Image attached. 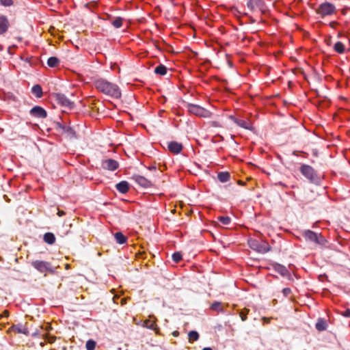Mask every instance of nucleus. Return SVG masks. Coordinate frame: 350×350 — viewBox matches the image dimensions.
Returning a JSON list of instances; mask_svg holds the SVG:
<instances>
[{
  "label": "nucleus",
  "instance_id": "f257e3e1",
  "mask_svg": "<svg viewBox=\"0 0 350 350\" xmlns=\"http://www.w3.org/2000/svg\"><path fill=\"white\" fill-rule=\"evenodd\" d=\"M94 85L97 90L105 95L116 98L121 96V91L119 87L116 84L111 83L104 79H97L94 82Z\"/></svg>",
  "mask_w": 350,
  "mask_h": 350
},
{
  "label": "nucleus",
  "instance_id": "f03ea898",
  "mask_svg": "<svg viewBox=\"0 0 350 350\" xmlns=\"http://www.w3.org/2000/svg\"><path fill=\"white\" fill-rule=\"evenodd\" d=\"M336 9L334 4L329 2L321 3L317 9V13L322 18L336 14Z\"/></svg>",
  "mask_w": 350,
  "mask_h": 350
},
{
  "label": "nucleus",
  "instance_id": "7ed1b4c3",
  "mask_svg": "<svg viewBox=\"0 0 350 350\" xmlns=\"http://www.w3.org/2000/svg\"><path fill=\"white\" fill-rule=\"evenodd\" d=\"M249 245L252 249L260 253H267L271 250L269 243L265 241H258L256 239H250Z\"/></svg>",
  "mask_w": 350,
  "mask_h": 350
},
{
  "label": "nucleus",
  "instance_id": "20e7f679",
  "mask_svg": "<svg viewBox=\"0 0 350 350\" xmlns=\"http://www.w3.org/2000/svg\"><path fill=\"white\" fill-rule=\"evenodd\" d=\"M187 108L190 113L197 116L202 118H210L211 116V113L208 110L199 105L189 104Z\"/></svg>",
  "mask_w": 350,
  "mask_h": 350
},
{
  "label": "nucleus",
  "instance_id": "39448f33",
  "mask_svg": "<svg viewBox=\"0 0 350 350\" xmlns=\"http://www.w3.org/2000/svg\"><path fill=\"white\" fill-rule=\"evenodd\" d=\"M302 235L306 241L314 242L317 244L323 243V239L321 234H317L312 230H305L302 232Z\"/></svg>",
  "mask_w": 350,
  "mask_h": 350
},
{
  "label": "nucleus",
  "instance_id": "423d86ee",
  "mask_svg": "<svg viewBox=\"0 0 350 350\" xmlns=\"http://www.w3.org/2000/svg\"><path fill=\"white\" fill-rule=\"evenodd\" d=\"M31 265L40 273H45L51 271V264L49 262L35 260L31 262Z\"/></svg>",
  "mask_w": 350,
  "mask_h": 350
},
{
  "label": "nucleus",
  "instance_id": "0eeeda50",
  "mask_svg": "<svg viewBox=\"0 0 350 350\" xmlns=\"http://www.w3.org/2000/svg\"><path fill=\"white\" fill-rule=\"evenodd\" d=\"M300 172L303 176L310 180H314L316 178L314 170L308 165H302L300 167Z\"/></svg>",
  "mask_w": 350,
  "mask_h": 350
},
{
  "label": "nucleus",
  "instance_id": "6e6552de",
  "mask_svg": "<svg viewBox=\"0 0 350 350\" xmlns=\"http://www.w3.org/2000/svg\"><path fill=\"white\" fill-rule=\"evenodd\" d=\"M132 179L134 180L139 186L144 188H148L152 185L150 180L140 175H133L132 176Z\"/></svg>",
  "mask_w": 350,
  "mask_h": 350
},
{
  "label": "nucleus",
  "instance_id": "1a4fd4ad",
  "mask_svg": "<svg viewBox=\"0 0 350 350\" xmlns=\"http://www.w3.org/2000/svg\"><path fill=\"white\" fill-rule=\"evenodd\" d=\"M143 325L144 327L152 329L154 331L159 329L157 324V319L153 315L149 316V319L144 321Z\"/></svg>",
  "mask_w": 350,
  "mask_h": 350
},
{
  "label": "nucleus",
  "instance_id": "9d476101",
  "mask_svg": "<svg viewBox=\"0 0 350 350\" xmlns=\"http://www.w3.org/2000/svg\"><path fill=\"white\" fill-rule=\"evenodd\" d=\"M30 114L36 118H44L46 117V111L41 107L36 106L30 110Z\"/></svg>",
  "mask_w": 350,
  "mask_h": 350
},
{
  "label": "nucleus",
  "instance_id": "9b49d317",
  "mask_svg": "<svg viewBox=\"0 0 350 350\" xmlns=\"http://www.w3.org/2000/svg\"><path fill=\"white\" fill-rule=\"evenodd\" d=\"M263 1L262 0H249L247 3V8L252 10L255 11L256 10H261L263 7Z\"/></svg>",
  "mask_w": 350,
  "mask_h": 350
},
{
  "label": "nucleus",
  "instance_id": "f8f14e48",
  "mask_svg": "<svg viewBox=\"0 0 350 350\" xmlns=\"http://www.w3.org/2000/svg\"><path fill=\"white\" fill-rule=\"evenodd\" d=\"M168 150L173 154H179L183 150V145L177 142H170L167 145Z\"/></svg>",
  "mask_w": 350,
  "mask_h": 350
},
{
  "label": "nucleus",
  "instance_id": "ddd939ff",
  "mask_svg": "<svg viewBox=\"0 0 350 350\" xmlns=\"http://www.w3.org/2000/svg\"><path fill=\"white\" fill-rule=\"evenodd\" d=\"M10 27V23L5 16L0 15V35L4 34Z\"/></svg>",
  "mask_w": 350,
  "mask_h": 350
},
{
  "label": "nucleus",
  "instance_id": "4468645a",
  "mask_svg": "<svg viewBox=\"0 0 350 350\" xmlns=\"http://www.w3.org/2000/svg\"><path fill=\"white\" fill-rule=\"evenodd\" d=\"M103 166L105 169L114 171L118 167L119 165L116 160L109 159L103 161Z\"/></svg>",
  "mask_w": 350,
  "mask_h": 350
},
{
  "label": "nucleus",
  "instance_id": "2eb2a0df",
  "mask_svg": "<svg viewBox=\"0 0 350 350\" xmlns=\"http://www.w3.org/2000/svg\"><path fill=\"white\" fill-rule=\"evenodd\" d=\"M117 190L121 193H126L130 189L129 183L127 181L122 180L116 185Z\"/></svg>",
  "mask_w": 350,
  "mask_h": 350
},
{
  "label": "nucleus",
  "instance_id": "dca6fc26",
  "mask_svg": "<svg viewBox=\"0 0 350 350\" xmlns=\"http://www.w3.org/2000/svg\"><path fill=\"white\" fill-rule=\"evenodd\" d=\"M230 118L234 120V122L239 125V126L244 128L245 129H252V124L250 121L244 120H239L234 118L232 116H230Z\"/></svg>",
  "mask_w": 350,
  "mask_h": 350
},
{
  "label": "nucleus",
  "instance_id": "f3484780",
  "mask_svg": "<svg viewBox=\"0 0 350 350\" xmlns=\"http://www.w3.org/2000/svg\"><path fill=\"white\" fill-rule=\"evenodd\" d=\"M114 238L116 243L118 244H124L127 241V237L120 232H116L114 234Z\"/></svg>",
  "mask_w": 350,
  "mask_h": 350
},
{
  "label": "nucleus",
  "instance_id": "a211bd4d",
  "mask_svg": "<svg viewBox=\"0 0 350 350\" xmlns=\"http://www.w3.org/2000/svg\"><path fill=\"white\" fill-rule=\"evenodd\" d=\"M43 240L45 243L52 245L55 242V237L52 232H46L44 234Z\"/></svg>",
  "mask_w": 350,
  "mask_h": 350
},
{
  "label": "nucleus",
  "instance_id": "6ab92c4d",
  "mask_svg": "<svg viewBox=\"0 0 350 350\" xmlns=\"http://www.w3.org/2000/svg\"><path fill=\"white\" fill-rule=\"evenodd\" d=\"M31 92L37 98H41L42 96V89L40 85H33Z\"/></svg>",
  "mask_w": 350,
  "mask_h": 350
},
{
  "label": "nucleus",
  "instance_id": "aec40b11",
  "mask_svg": "<svg viewBox=\"0 0 350 350\" xmlns=\"http://www.w3.org/2000/svg\"><path fill=\"white\" fill-rule=\"evenodd\" d=\"M59 64V60L55 57H51L47 60V64L51 68L57 67Z\"/></svg>",
  "mask_w": 350,
  "mask_h": 350
},
{
  "label": "nucleus",
  "instance_id": "412c9836",
  "mask_svg": "<svg viewBox=\"0 0 350 350\" xmlns=\"http://www.w3.org/2000/svg\"><path fill=\"white\" fill-rule=\"evenodd\" d=\"M316 328L319 331L325 330L327 328L326 321L321 319H319L316 323Z\"/></svg>",
  "mask_w": 350,
  "mask_h": 350
},
{
  "label": "nucleus",
  "instance_id": "4be33fe9",
  "mask_svg": "<svg viewBox=\"0 0 350 350\" xmlns=\"http://www.w3.org/2000/svg\"><path fill=\"white\" fill-rule=\"evenodd\" d=\"M334 51L338 53H343L345 51V46L341 42H337L334 46Z\"/></svg>",
  "mask_w": 350,
  "mask_h": 350
},
{
  "label": "nucleus",
  "instance_id": "5701e85b",
  "mask_svg": "<svg viewBox=\"0 0 350 350\" xmlns=\"http://www.w3.org/2000/svg\"><path fill=\"white\" fill-rule=\"evenodd\" d=\"M154 72L159 75H165L167 73V68L164 65L160 64L155 68Z\"/></svg>",
  "mask_w": 350,
  "mask_h": 350
},
{
  "label": "nucleus",
  "instance_id": "b1692460",
  "mask_svg": "<svg viewBox=\"0 0 350 350\" xmlns=\"http://www.w3.org/2000/svg\"><path fill=\"white\" fill-rule=\"evenodd\" d=\"M188 336H189V341L190 342H193L194 341H196L199 338V334L196 331H191V332H189V334H188Z\"/></svg>",
  "mask_w": 350,
  "mask_h": 350
},
{
  "label": "nucleus",
  "instance_id": "393cba45",
  "mask_svg": "<svg viewBox=\"0 0 350 350\" xmlns=\"http://www.w3.org/2000/svg\"><path fill=\"white\" fill-rule=\"evenodd\" d=\"M230 175L228 172H220L218 174V179L221 183H226L229 180Z\"/></svg>",
  "mask_w": 350,
  "mask_h": 350
},
{
  "label": "nucleus",
  "instance_id": "a878e982",
  "mask_svg": "<svg viewBox=\"0 0 350 350\" xmlns=\"http://www.w3.org/2000/svg\"><path fill=\"white\" fill-rule=\"evenodd\" d=\"M217 219L221 222V224L225 226L230 224L231 222V219L228 216H219Z\"/></svg>",
  "mask_w": 350,
  "mask_h": 350
},
{
  "label": "nucleus",
  "instance_id": "bb28decb",
  "mask_svg": "<svg viewBox=\"0 0 350 350\" xmlns=\"http://www.w3.org/2000/svg\"><path fill=\"white\" fill-rule=\"evenodd\" d=\"M62 104L66 107H68L70 108H72L73 107V103L70 101L68 98L66 97H61L59 98Z\"/></svg>",
  "mask_w": 350,
  "mask_h": 350
},
{
  "label": "nucleus",
  "instance_id": "cd10ccee",
  "mask_svg": "<svg viewBox=\"0 0 350 350\" xmlns=\"http://www.w3.org/2000/svg\"><path fill=\"white\" fill-rule=\"evenodd\" d=\"M96 347V342L92 340H89L87 341L85 347L87 350H94Z\"/></svg>",
  "mask_w": 350,
  "mask_h": 350
},
{
  "label": "nucleus",
  "instance_id": "c85d7f7f",
  "mask_svg": "<svg viewBox=\"0 0 350 350\" xmlns=\"http://www.w3.org/2000/svg\"><path fill=\"white\" fill-rule=\"evenodd\" d=\"M182 259H183V256L180 252H174L172 254V260L175 262H179Z\"/></svg>",
  "mask_w": 350,
  "mask_h": 350
},
{
  "label": "nucleus",
  "instance_id": "c756f323",
  "mask_svg": "<svg viewBox=\"0 0 350 350\" xmlns=\"http://www.w3.org/2000/svg\"><path fill=\"white\" fill-rule=\"evenodd\" d=\"M211 308L213 310L221 311V304L220 302L215 301L211 304Z\"/></svg>",
  "mask_w": 350,
  "mask_h": 350
},
{
  "label": "nucleus",
  "instance_id": "7c9ffc66",
  "mask_svg": "<svg viewBox=\"0 0 350 350\" xmlns=\"http://www.w3.org/2000/svg\"><path fill=\"white\" fill-rule=\"evenodd\" d=\"M122 19L121 18H116L113 22H112V25L116 27V28H120L122 27Z\"/></svg>",
  "mask_w": 350,
  "mask_h": 350
},
{
  "label": "nucleus",
  "instance_id": "2f4dec72",
  "mask_svg": "<svg viewBox=\"0 0 350 350\" xmlns=\"http://www.w3.org/2000/svg\"><path fill=\"white\" fill-rule=\"evenodd\" d=\"M0 4L5 7L13 5V0H0Z\"/></svg>",
  "mask_w": 350,
  "mask_h": 350
},
{
  "label": "nucleus",
  "instance_id": "473e14b6",
  "mask_svg": "<svg viewBox=\"0 0 350 350\" xmlns=\"http://www.w3.org/2000/svg\"><path fill=\"white\" fill-rule=\"evenodd\" d=\"M248 311H249L248 310L244 309L240 312L239 316L242 321H244L247 319V314Z\"/></svg>",
  "mask_w": 350,
  "mask_h": 350
},
{
  "label": "nucleus",
  "instance_id": "72a5a7b5",
  "mask_svg": "<svg viewBox=\"0 0 350 350\" xmlns=\"http://www.w3.org/2000/svg\"><path fill=\"white\" fill-rule=\"evenodd\" d=\"M282 293L285 297H288L291 294V290L290 288H284L282 290Z\"/></svg>",
  "mask_w": 350,
  "mask_h": 350
},
{
  "label": "nucleus",
  "instance_id": "f704fd0d",
  "mask_svg": "<svg viewBox=\"0 0 350 350\" xmlns=\"http://www.w3.org/2000/svg\"><path fill=\"white\" fill-rule=\"evenodd\" d=\"M342 315L345 317H350V309L345 310L342 313Z\"/></svg>",
  "mask_w": 350,
  "mask_h": 350
},
{
  "label": "nucleus",
  "instance_id": "c9c22d12",
  "mask_svg": "<svg viewBox=\"0 0 350 350\" xmlns=\"http://www.w3.org/2000/svg\"><path fill=\"white\" fill-rule=\"evenodd\" d=\"M9 316V312L8 310H5L3 311L2 314H0V319H1L3 317H8Z\"/></svg>",
  "mask_w": 350,
  "mask_h": 350
},
{
  "label": "nucleus",
  "instance_id": "e433bc0d",
  "mask_svg": "<svg viewBox=\"0 0 350 350\" xmlns=\"http://www.w3.org/2000/svg\"><path fill=\"white\" fill-rule=\"evenodd\" d=\"M278 271H280L282 275H285L286 273L287 272V270L284 267H280Z\"/></svg>",
  "mask_w": 350,
  "mask_h": 350
},
{
  "label": "nucleus",
  "instance_id": "4c0bfd02",
  "mask_svg": "<svg viewBox=\"0 0 350 350\" xmlns=\"http://www.w3.org/2000/svg\"><path fill=\"white\" fill-rule=\"evenodd\" d=\"M16 329L17 330V332H18V333H24V334H25V332H23L22 329H19V328H17V329L16 328Z\"/></svg>",
  "mask_w": 350,
  "mask_h": 350
},
{
  "label": "nucleus",
  "instance_id": "58836bf2",
  "mask_svg": "<svg viewBox=\"0 0 350 350\" xmlns=\"http://www.w3.org/2000/svg\"><path fill=\"white\" fill-rule=\"evenodd\" d=\"M173 335L174 336H178V332L177 331H175V332H173Z\"/></svg>",
  "mask_w": 350,
  "mask_h": 350
},
{
  "label": "nucleus",
  "instance_id": "ea45409f",
  "mask_svg": "<svg viewBox=\"0 0 350 350\" xmlns=\"http://www.w3.org/2000/svg\"><path fill=\"white\" fill-rule=\"evenodd\" d=\"M202 350H212V349L210 347H205Z\"/></svg>",
  "mask_w": 350,
  "mask_h": 350
},
{
  "label": "nucleus",
  "instance_id": "a19ab883",
  "mask_svg": "<svg viewBox=\"0 0 350 350\" xmlns=\"http://www.w3.org/2000/svg\"><path fill=\"white\" fill-rule=\"evenodd\" d=\"M63 214H64V213H63V212H62V213H59V215H63Z\"/></svg>",
  "mask_w": 350,
  "mask_h": 350
}]
</instances>
